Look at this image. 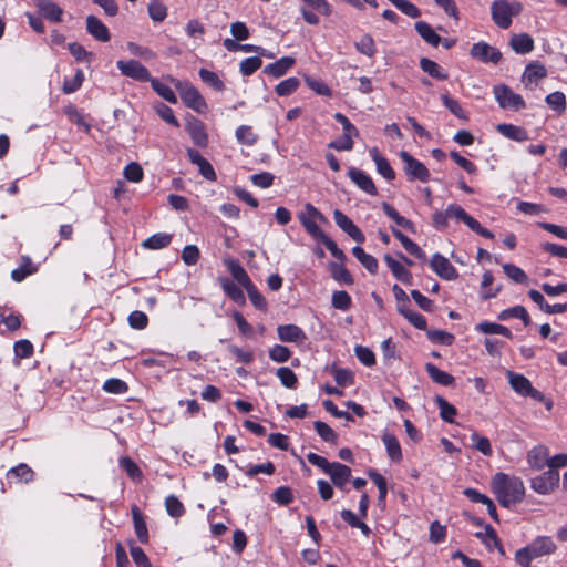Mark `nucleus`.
Returning a JSON list of instances; mask_svg holds the SVG:
<instances>
[{
    "instance_id": "obj_46",
    "label": "nucleus",
    "mask_w": 567,
    "mask_h": 567,
    "mask_svg": "<svg viewBox=\"0 0 567 567\" xmlns=\"http://www.w3.org/2000/svg\"><path fill=\"white\" fill-rule=\"evenodd\" d=\"M547 76V71L544 65L529 63L523 74V81L534 82Z\"/></svg>"
},
{
    "instance_id": "obj_8",
    "label": "nucleus",
    "mask_w": 567,
    "mask_h": 567,
    "mask_svg": "<svg viewBox=\"0 0 567 567\" xmlns=\"http://www.w3.org/2000/svg\"><path fill=\"white\" fill-rule=\"evenodd\" d=\"M400 158L404 163L403 169L409 181H420L422 183L430 181V172L426 166L414 158L409 152L401 151Z\"/></svg>"
},
{
    "instance_id": "obj_48",
    "label": "nucleus",
    "mask_w": 567,
    "mask_h": 567,
    "mask_svg": "<svg viewBox=\"0 0 567 567\" xmlns=\"http://www.w3.org/2000/svg\"><path fill=\"white\" fill-rule=\"evenodd\" d=\"M276 375L279 378L281 384L288 389H295L298 384L296 373L288 367L277 369Z\"/></svg>"
},
{
    "instance_id": "obj_62",
    "label": "nucleus",
    "mask_w": 567,
    "mask_h": 567,
    "mask_svg": "<svg viewBox=\"0 0 567 567\" xmlns=\"http://www.w3.org/2000/svg\"><path fill=\"white\" fill-rule=\"evenodd\" d=\"M546 103L556 112L563 113L566 110V97L563 92L556 91L546 96Z\"/></svg>"
},
{
    "instance_id": "obj_61",
    "label": "nucleus",
    "mask_w": 567,
    "mask_h": 567,
    "mask_svg": "<svg viewBox=\"0 0 567 567\" xmlns=\"http://www.w3.org/2000/svg\"><path fill=\"white\" fill-rule=\"evenodd\" d=\"M396 9L410 18H419L421 10L408 0H389Z\"/></svg>"
},
{
    "instance_id": "obj_18",
    "label": "nucleus",
    "mask_w": 567,
    "mask_h": 567,
    "mask_svg": "<svg viewBox=\"0 0 567 567\" xmlns=\"http://www.w3.org/2000/svg\"><path fill=\"white\" fill-rule=\"evenodd\" d=\"M384 262L391 270L392 275L404 285H412L413 276L400 261L394 259L391 255L386 254L383 257Z\"/></svg>"
},
{
    "instance_id": "obj_3",
    "label": "nucleus",
    "mask_w": 567,
    "mask_h": 567,
    "mask_svg": "<svg viewBox=\"0 0 567 567\" xmlns=\"http://www.w3.org/2000/svg\"><path fill=\"white\" fill-rule=\"evenodd\" d=\"M511 388L520 396L532 398L535 401L544 403L547 411H551L554 402L551 399L546 398L540 391L532 385V382L523 374L513 371L506 372Z\"/></svg>"
},
{
    "instance_id": "obj_27",
    "label": "nucleus",
    "mask_w": 567,
    "mask_h": 567,
    "mask_svg": "<svg viewBox=\"0 0 567 567\" xmlns=\"http://www.w3.org/2000/svg\"><path fill=\"white\" fill-rule=\"evenodd\" d=\"M511 48L518 54H526L533 51L534 40L527 33L513 34L509 40Z\"/></svg>"
},
{
    "instance_id": "obj_50",
    "label": "nucleus",
    "mask_w": 567,
    "mask_h": 567,
    "mask_svg": "<svg viewBox=\"0 0 567 567\" xmlns=\"http://www.w3.org/2000/svg\"><path fill=\"white\" fill-rule=\"evenodd\" d=\"M299 85H300L299 79H297L295 76L288 78L276 85L275 92L279 96H288V95L292 94L299 87Z\"/></svg>"
},
{
    "instance_id": "obj_26",
    "label": "nucleus",
    "mask_w": 567,
    "mask_h": 567,
    "mask_svg": "<svg viewBox=\"0 0 567 567\" xmlns=\"http://www.w3.org/2000/svg\"><path fill=\"white\" fill-rule=\"evenodd\" d=\"M34 471L25 463L11 467L7 472L8 480H16L17 483H30L34 480Z\"/></svg>"
},
{
    "instance_id": "obj_54",
    "label": "nucleus",
    "mask_w": 567,
    "mask_h": 567,
    "mask_svg": "<svg viewBox=\"0 0 567 567\" xmlns=\"http://www.w3.org/2000/svg\"><path fill=\"white\" fill-rule=\"evenodd\" d=\"M262 65L260 56H250L244 59L239 64L240 73L245 76H250Z\"/></svg>"
},
{
    "instance_id": "obj_56",
    "label": "nucleus",
    "mask_w": 567,
    "mask_h": 567,
    "mask_svg": "<svg viewBox=\"0 0 567 567\" xmlns=\"http://www.w3.org/2000/svg\"><path fill=\"white\" fill-rule=\"evenodd\" d=\"M130 554L137 567H152V564L145 551L141 547L134 545L133 540L130 542Z\"/></svg>"
},
{
    "instance_id": "obj_17",
    "label": "nucleus",
    "mask_w": 567,
    "mask_h": 567,
    "mask_svg": "<svg viewBox=\"0 0 567 567\" xmlns=\"http://www.w3.org/2000/svg\"><path fill=\"white\" fill-rule=\"evenodd\" d=\"M86 31L100 42H107L111 39L107 27L95 16L86 17Z\"/></svg>"
},
{
    "instance_id": "obj_45",
    "label": "nucleus",
    "mask_w": 567,
    "mask_h": 567,
    "mask_svg": "<svg viewBox=\"0 0 567 567\" xmlns=\"http://www.w3.org/2000/svg\"><path fill=\"white\" fill-rule=\"evenodd\" d=\"M331 305L334 309L347 311L352 306V299L347 291L338 290L332 293Z\"/></svg>"
},
{
    "instance_id": "obj_30",
    "label": "nucleus",
    "mask_w": 567,
    "mask_h": 567,
    "mask_svg": "<svg viewBox=\"0 0 567 567\" xmlns=\"http://www.w3.org/2000/svg\"><path fill=\"white\" fill-rule=\"evenodd\" d=\"M187 132L197 146L205 147L207 145L208 136L205 130V125L202 121L194 120L193 122L188 123Z\"/></svg>"
},
{
    "instance_id": "obj_25",
    "label": "nucleus",
    "mask_w": 567,
    "mask_h": 567,
    "mask_svg": "<svg viewBox=\"0 0 567 567\" xmlns=\"http://www.w3.org/2000/svg\"><path fill=\"white\" fill-rule=\"evenodd\" d=\"M295 63L296 60L293 58L284 56L276 62L266 65L264 73L274 78H280L285 75L295 65Z\"/></svg>"
},
{
    "instance_id": "obj_57",
    "label": "nucleus",
    "mask_w": 567,
    "mask_h": 567,
    "mask_svg": "<svg viewBox=\"0 0 567 567\" xmlns=\"http://www.w3.org/2000/svg\"><path fill=\"white\" fill-rule=\"evenodd\" d=\"M313 427L318 435L326 442L336 443L338 435L337 433L324 422L315 421Z\"/></svg>"
},
{
    "instance_id": "obj_20",
    "label": "nucleus",
    "mask_w": 567,
    "mask_h": 567,
    "mask_svg": "<svg viewBox=\"0 0 567 567\" xmlns=\"http://www.w3.org/2000/svg\"><path fill=\"white\" fill-rule=\"evenodd\" d=\"M369 154L375 163L377 172L386 181H393L395 178V172L390 165V162L381 155L378 147L370 148Z\"/></svg>"
},
{
    "instance_id": "obj_9",
    "label": "nucleus",
    "mask_w": 567,
    "mask_h": 567,
    "mask_svg": "<svg viewBox=\"0 0 567 567\" xmlns=\"http://www.w3.org/2000/svg\"><path fill=\"white\" fill-rule=\"evenodd\" d=\"M559 473L554 468H549L542 475L534 477L530 482V487L538 494L546 495L558 486Z\"/></svg>"
},
{
    "instance_id": "obj_31",
    "label": "nucleus",
    "mask_w": 567,
    "mask_h": 567,
    "mask_svg": "<svg viewBox=\"0 0 567 567\" xmlns=\"http://www.w3.org/2000/svg\"><path fill=\"white\" fill-rule=\"evenodd\" d=\"M131 511L135 534L142 544H147L150 536L145 519L136 505H133Z\"/></svg>"
},
{
    "instance_id": "obj_38",
    "label": "nucleus",
    "mask_w": 567,
    "mask_h": 567,
    "mask_svg": "<svg viewBox=\"0 0 567 567\" xmlns=\"http://www.w3.org/2000/svg\"><path fill=\"white\" fill-rule=\"evenodd\" d=\"M326 371L330 372L334 381L340 386L351 385L354 382L353 373L350 370L338 368L336 364L326 367Z\"/></svg>"
},
{
    "instance_id": "obj_2",
    "label": "nucleus",
    "mask_w": 567,
    "mask_h": 567,
    "mask_svg": "<svg viewBox=\"0 0 567 567\" xmlns=\"http://www.w3.org/2000/svg\"><path fill=\"white\" fill-rule=\"evenodd\" d=\"M556 545L548 536H538L527 546L515 553V560L520 567H530L532 560L555 553Z\"/></svg>"
},
{
    "instance_id": "obj_6",
    "label": "nucleus",
    "mask_w": 567,
    "mask_h": 567,
    "mask_svg": "<svg viewBox=\"0 0 567 567\" xmlns=\"http://www.w3.org/2000/svg\"><path fill=\"white\" fill-rule=\"evenodd\" d=\"M446 212L450 219H455L456 221L464 223L471 230L476 233L477 235L485 237V238H494V234L481 226V224L473 218L471 215H468L463 207L456 204H451L446 207Z\"/></svg>"
},
{
    "instance_id": "obj_51",
    "label": "nucleus",
    "mask_w": 567,
    "mask_h": 567,
    "mask_svg": "<svg viewBox=\"0 0 567 567\" xmlns=\"http://www.w3.org/2000/svg\"><path fill=\"white\" fill-rule=\"evenodd\" d=\"M240 470L244 471L248 477H254L259 473L272 475L276 471V467L272 462H266L264 464L249 465L246 468L240 467Z\"/></svg>"
},
{
    "instance_id": "obj_37",
    "label": "nucleus",
    "mask_w": 567,
    "mask_h": 567,
    "mask_svg": "<svg viewBox=\"0 0 567 567\" xmlns=\"http://www.w3.org/2000/svg\"><path fill=\"white\" fill-rule=\"evenodd\" d=\"M35 271L37 267L33 265L31 258L23 256L21 265L11 271V278L16 282H21Z\"/></svg>"
},
{
    "instance_id": "obj_58",
    "label": "nucleus",
    "mask_w": 567,
    "mask_h": 567,
    "mask_svg": "<svg viewBox=\"0 0 567 567\" xmlns=\"http://www.w3.org/2000/svg\"><path fill=\"white\" fill-rule=\"evenodd\" d=\"M83 81H84V73L82 70H78L74 78L64 79L63 85H62V91L65 94L74 93L82 86Z\"/></svg>"
},
{
    "instance_id": "obj_12",
    "label": "nucleus",
    "mask_w": 567,
    "mask_h": 567,
    "mask_svg": "<svg viewBox=\"0 0 567 567\" xmlns=\"http://www.w3.org/2000/svg\"><path fill=\"white\" fill-rule=\"evenodd\" d=\"M178 89L181 99L186 106L198 113L203 112L207 107L204 97L195 86L186 83L184 85H179Z\"/></svg>"
},
{
    "instance_id": "obj_36",
    "label": "nucleus",
    "mask_w": 567,
    "mask_h": 567,
    "mask_svg": "<svg viewBox=\"0 0 567 567\" xmlns=\"http://www.w3.org/2000/svg\"><path fill=\"white\" fill-rule=\"evenodd\" d=\"M382 441L385 445L389 457L394 462H400L403 457L401 445L396 436L392 433L385 432L382 435Z\"/></svg>"
},
{
    "instance_id": "obj_32",
    "label": "nucleus",
    "mask_w": 567,
    "mask_h": 567,
    "mask_svg": "<svg viewBox=\"0 0 567 567\" xmlns=\"http://www.w3.org/2000/svg\"><path fill=\"white\" fill-rule=\"evenodd\" d=\"M220 286L224 290V292L237 305L245 306L246 305V298L241 290V288L235 284L234 281L229 280L228 278H220Z\"/></svg>"
},
{
    "instance_id": "obj_24",
    "label": "nucleus",
    "mask_w": 567,
    "mask_h": 567,
    "mask_svg": "<svg viewBox=\"0 0 567 567\" xmlns=\"http://www.w3.org/2000/svg\"><path fill=\"white\" fill-rule=\"evenodd\" d=\"M496 131L504 137L516 142H525L529 138L524 127L514 124L501 123L496 126Z\"/></svg>"
},
{
    "instance_id": "obj_40",
    "label": "nucleus",
    "mask_w": 567,
    "mask_h": 567,
    "mask_svg": "<svg viewBox=\"0 0 567 567\" xmlns=\"http://www.w3.org/2000/svg\"><path fill=\"white\" fill-rule=\"evenodd\" d=\"M420 68L423 72L427 73L430 76L436 80H446L447 73L442 70V68L433 60L427 58H421Z\"/></svg>"
},
{
    "instance_id": "obj_15",
    "label": "nucleus",
    "mask_w": 567,
    "mask_h": 567,
    "mask_svg": "<svg viewBox=\"0 0 567 567\" xmlns=\"http://www.w3.org/2000/svg\"><path fill=\"white\" fill-rule=\"evenodd\" d=\"M348 177L361 190L368 195H378V189L372 178L363 171L350 167L348 169Z\"/></svg>"
},
{
    "instance_id": "obj_55",
    "label": "nucleus",
    "mask_w": 567,
    "mask_h": 567,
    "mask_svg": "<svg viewBox=\"0 0 567 567\" xmlns=\"http://www.w3.org/2000/svg\"><path fill=\"white\" fill-rule=\"evenodd\" d=\"M245 290L247 291V295L251 301V303L261 311H267V301L265 297L259 292L257 287L252 284L250 286L246 287Z\"/></svg>"
},
{
    "instance_id": "obj_5",
    "label": "nucleus",
    "mask_w": 567,
    "mask_h": 567,
    "mask_svg": "<svg viewBox=\"0 0 567 567\" xmlns=\"http://www.w3.org/2000/svg\"><path fill=\"white\" fill-rule=\"evenodd\" d=\"M298 219L306 231L315 239L323 233L317 221L327 223L323 214L310 203H307L305 209L298 214Z\"/></svg>"
},
{
    "instance_id": "obj_42",
    "label": "nucleus",
    "mask_w": 567,
    "mask_h": 567,
    "mask_svg": "<svg viewBox=\"0 0 567 567\" xmlns=\"http://www.w3.org/2000/svg\"><path fill=\"white\" fill-rule=\"evenodd\" d=\"M441 101L443 103V105L453 114L455 115L456 117L463 120V121H468V114L465 110H463V107L461 106V104L458 103L457 100L451 97L447 93H444L441 95Z\"/></svg>"
},
{
    "instance_id": "obj_59",
    "label": "nucleus",
    "mask_w": 567,
    "mask_h": 567,
    "mask_svg": "<svg viewBox=\"0 0 567 567\" xmlns=\"http://www.w3.org/2000/svg\"><path fill=\"white\" fill-rule=\"evenodd\" d=\"M316 239L321 241L336 259L340 260L341 262L347 259L344 252L324 233L320 234V236H318Z\"/></svg>"
},
{
    "instance_id": "obj_44",
    "label": "nucleus",
    "mask_w": 567,
    "mask_h": 567,
    "mask_svg": "<svg viewBox=\"0 0 567 567\" xmlns=\"http://www.w3.org/2000/svg\"><path fill=\"white\" fill-rule=\"evenodd\" d=\"M151 85L153 90L164 100H166L169 103H176L177 97L174 93V91L165 83L161 82L157 79H151Z\"/></svg>"
},
{
    "instance_id": "obj_53",
    "label": "nucleus",
    "mask_w": 567,
    "mask_h": 567,
    "mask_svg": "<svg viewBox=\"0 0 567 567\" xmlns=\"http://www.w3.org/2000/svg\"><path fill=\"white\" fill-rule=\"evenodd\" d=\"M165 507L167 514L172 517L178 518L185 514V507L183 503L175 495H169L166 497Z\"/></svg>"
},
{
    "instance_id": "obj_23",
    "label": "nucleus",
    "mask_w": 567,
    "mask_h": 567,
    "mask_svg": "<svg viewBox=\"0 0 567 567\" xmlns=\"http://www.w3.org/2000/svg\"><path fill=\"white\" fill-rule=\"evenodd\" d=\"M227 269L231 274L233 278L243 288H246L252 284L251 279L247 275L244 267L240 262L234 258H228L224 260Z\"/></svg>"
},
{
    "instance_id": "obj_13",
    "label": "nucleus",
    "mask_w": 567,
    "mask_h": 567,
    "mask_svg": "<svg viewBox=\"0 0 567 567\" xmlns=\"http://www.w3.org/2000/svg\"><path fill=\"white\" fill-rule=\"evenodd\" d=\"M432 270L444 280H455L458 277L456 268L449 261L446 257L436 252L430 260Z\"/></svg>"
},
{
    "instance_id": "obj_34",
    "label": "nucleus",
    "mask_w": 567,
    "mask_h": 567,
    "mask_svg": "<svg viewBox=\"0 0 567 567\" xmlns=\"http://www.w3.org/2000/svg\"><path fill=\"white\" fill-rule=\"evenodd\" d=\"M381 207L384 214L389 218H391L398 226H401L404 229L410 230L411 233H415L414 224L410 219H406L405 217L401 216L392 205H390L386 202H383Z\"/></svg>"
},
{
    "instance_id": "obj_7",
    "label": "nucleus",
    "mask_w": 567,
    "mask_h": 567,
    "mask_svg": "<svg viewBox=\"0 0 567 567\" xmlns=\"http://www.w3.org/2000/svg\"><path fill=\"white\" fill-rule=\"evenodd\" d=\"M493 93L502 109H511L519 111L526 107V103L522 95L515 93L509 86L498 84L493 87Z\"/></svg>"
},
{
    "instance_id": "obj_41",
    "label": "nucleus",
    "mask_w": 567,
    "mask_h": 567,
    "mask_svg": "<svg viewBox=\"0 0 567 567\" xmlns=\"http://www.w3.org/2000/svg\"><path fill=\"white\" fill-rule=\"evenodd\" d=\"M172 241V235L165 233H157L148 237L142 243V246L147 249H162L167 247Z\"/></svg>"
},
{
    "instance_id": "obj_33",
    "label": "nucleus",
    "mask_w": 567,
    "mask_h": 567,
    "mask_svg": "<svg viewBox=\"0 0 567 567\" xmlns=\"http://www.w3.org/2000/svg\"><path fill=\"white\" fill-rule=\"evenodd\" d=\"M425 371L433 382L445 386L454 385V377L443 370H440L435 364L431 362L426 363Z\"/></svg>"
},
{
    "instance_id": "obj_14",
    "label": "nucleus",
    "mask_w": 567,
    "mask_h": 567,
    "mask_svg": "<svg viewBox=\"0 0 567 567\" xmlns=\"http://www.w3.org/2000/svg\"><path fill=\"white\" fill-rule=\"evenodd\" d=\"M333 219L339 228L347 233L353 240L359 244L364 243L365 237L362 230L341 210L333 212Z\"/></svg>"
},
{
    "instance_id": "obj_1",
    "label": "nucleus",
    "mask_w": 567,
    "mask_h": 567,
    "mask_svg": "<svg viewBox=\"0 0 567 567\" xmlns=\"http://www.w3.org/2000/svg\"><path fill=\"white\" fill-rule=\"evenodd\" d=\"M492 489L501 506L511 508L523 502L525 486L519 477L498 472L492 478Z\"/></svg>"
},
{
    "instance_id": "obj_29",
    "label": "nucleus",
    "mask_w": 567,
    "mask_h": 567,
    "mask_svg": "<svg viewBox=\"0 0 567 567\" xmlns=\"http://www.w3.org/2000/svg\"><path fill=\"white\" fill-rule=\"evenodd\" d=\"M417 34L427 43L437 47L442 38L435 32L432 25L425 21H417L414 24Z\"/></svg>"
},
{
    "instance_id": "obj_11",
    "label": "nucleus",
    "mask_w": 567,
    "mask_h": 567,
    "mask_svg": "<svg viewBox=\"0 0 567 567\" xmlns=\"http://www.w3.org/2000/svg\"><path fill=\"white\" fill-rule=\"evenodd\" d=\"M116 66L123 75L131 78L133 80L141 82H147L151 80L150 71L141 62L136 60H118L116 62Z\"/></svg>"
},
{
    "instance_id": "obj_10",
    "label": "nucleus",
    "mask_w": 567,
    "mask_h": 567,
    "mask_svg": "<svg viewBox=\"0 0 567 567\" xmlns=\"http://www.w3.org/2000/svg\"><path fill=\"white\" fill-rule=\"evenodd\" d=\"M470 54L472 58L483 63L498 64L502 60L501 51L484 41L474 43L470 50Z\"/></svg>"
},
{
    "instance_id": "obj_39",
    "label": "nucleus",
    "mask_w": 567,
    "mask_h": 567,
    "mask_svg": "<svg viewBox=\"0 0 567 567\" xmlns=\"http://www.w3.org/2000/svg\"><path fill=\"white\" fill-rule=\"evenodd\" d=\"M235 136L238 143L246 146H252L258 141V134L254 132L250 125H240L237 127Z\"/></svg>"
},
{
    "instance_id": "obj_49",
    "label": "nucleus",
    "mask_w": 567,
    "mask_h": 567,
    "mask_svg": "<svg viewBox=\"0 0 567 567\" xmlns=\"http://www.w3.org/2000/svg\"><path fill=\"white\" fill-rule=\"evenodd\" d=\"M150 18L155 22H162L167 17V8L161 0H153L148 4Z\"/></svg>"
},
{
    "instance_id": "obj_60",
    "label": "nucleus",
    "mask_w": 567,
    "mask_h": 567,
    "mask_svg": "<svg viewBox=\"0 0 567 567\" xmlns=\"http://www.w3.org/2000/svg\"><path fill=\"white\" fill-rule=\"evenodd\" d=\"M331 275H332V278L334 280L339 281V282H343L346 285H352L353 284L352 275L342 265H338V264L332 262L331 264Z\"/></svg>"
},
{
    "instance_id": "obj_4",
    "label": "nucleus",
    "mask_w": 567,
    "mask_h": 567,
    "mask_svg": "<svg viewBox=\"0 0 567 567\" xmlns=\"http://www.w3.org/2000/svg\"><path fill=\"white\" fill-rule=\"evenodd\" d=\"M523 6L518 1L494 0L491 4V16L493 22L501 29H508L513 17L518 16Z\"/></svg>"
},
{
    "instance_id": "obj_16",
    "label": "nucleus",
    "mask_w": 567,
    "mask_h": 567,
    "mask_svg": "<svg viewBox=\"0 0 567 567\" xmlns=\"http://www.w3.org/2000/svg\"><path fill=\"white\" fill-rule=\"evenodd\" d=\"M326 474L338 488L342 489L351 477V468L339 462H332Z\"/></svg>"
},
{
    "instance_id": "obj_28",
    "label": "nucleus",
    "mask_w": 567,
    "mask_h": 567,
    "mask_svg": "<svg viewBox=\"0 0 567 567\" xmlns=\"http://www.w3.org/2000/svg\"><path fill=\"white\" fill-rule=\"evenodd\" d=\"M37 7L41 14L52 22L62 20L63 10L51 0H38Z\"/></svg>"
},
{
    "instance_id": "obj_63",
    "label": "nucleus",
    "mask_w": 567,
    "mask_h": 567,
    "mask_svg": "<svg viewBox=\"0 0 567 567\" xmlns=\"http://www.w3.org/2000/svg\"><path fill=\"white\" fill-rule=\"evenodd\" d=\"M124 177L128 181V182H133V183H138L143 179L144 177V172H143V168L142 166L136 163V162H132L130 164H127L124 168Z\"/></svg>"
},
{
    "instance_id": "obj_43",
    "label": "nucleus",
    "mask_w": 567,
    "mask_h": 567,
    "mask_svg": "<svg viewBox=\"0 0 567 567\" xmlns=\"http://www.w3.org/2000/svg\"><path fill=\"white\" fill-rule=\"evenodd\" d=\"M435 403L440 410L441 419L447 423H454V416L457 413L456 408L454 405H452L451 403H449L441 395L435 396Z\"/></svg>"
},
{
    "instance_id": "obj_19",
    "label": "nucleus",
    "mask_w": 567,
    "mask_h": 567,
    "mask_svg": "<svg viewBox=\"0 0 567 567\" xmlns=\"http://www.w3.org/2000/svg\"><path fill=\"white\" fill-rule=\"evenodd\" d=\"M528 296L539 307V309L547 315L564 313L567 311V302L547 305L546 299L538 290L530 289L528 291Z\"/></svg>"
},
{
    "instance_id": "obj_22",
    "label": "nucleus",
    "mask_w": 567,
    "mask_h": 567,
    "mask_svg": "<svg viewBox=\"0 0 567 567\" xmlns=\"http://www.w3.org/2000/svg\"><path fill=\"white\" fill-rule=\"evenodd\" d=\"M548 450L544 445L533 447L527 454V462L534 470H542L545 465L549 466Z\"/></svg>"
},
{
    "instance_id": "obj_64",
    "label": "nucleus",
    "mask_w": 567,
    "mask_h": 567,
    "mask_svg": "<svg viewBox=\"0 0 567 567\" xmlns=\"http://www.w3.org/2000/svg\"><path fill=\"white\" fill-rule=\"evenodd\" d=\"M503 270H504V274L509 279H512L513 281H515L517 284H523L527 280V275L525 274V271L522 268H519L513 264H504Z\"/></svg>"
},
{
    "instance_id": "obj_47",
    "label": "nucleus",
    "mask_w": 567,
    "mask_h": 567,
    "mask_svg": "<svg viewBox=\"0 0 567 567\" xmlns=\"http://www.w3.org/2000/svg\"><path fill=\"white\" fill-rule=\"evenodd\" d=\"M199 76L204 83L213 87L214 90L221 92L225 90L224 82L219 79L217 73L209 71L207 69L199 70Z\"/></svg>"
},
{
    "instance_id": "obj_52",
    "label": "nucleus",
    "mask_w": 567,
    "mask_h": 567,
    "mask_svg": "<svg viewBox=\"0 0 567 567\" xmlns=\"http://www.w3.org/2000/svg\"><path fill=\"white\" fill-rule=\"evenodd\" d=\"M354 45L361 54L369 58H372L377 52L374 40L370 34H364Z\"/></svg>"
},
{
    "instance_id": "obj_35",
    "label": "nucleus",
    "mask_w": 567,
    "mask_h": 567,
    "mask_svg": "<svg viewBox=\"0 0 567 567\" xmlns=\"http://www.w3.org/2000/svg\"><path fill=\"white\" fill-rule=\"evenodd\" d=\"M381 207L384 214L389 218H391L398 226H401L404 229L410 230L411 233H415L414 224L410 219H406L405 217L401 216L392 205H390L386 202H383Z\"/></svg>"
},
{
    "instance_id": "obj_21",
    "label": "nucleus",
    "mask_w": 567,
    "mask_h": 567,
    "mask_svg": "<svg viewBox=\"0 0 567 567\" xmlns=\"http://www.w3.org/2000/svg\"><path fill=\"white\" fill-rule=\"evenodd\" d=\"M277 333L282 342H302L307 339L305 331L296 324L278 326Z\"/></svg>"
}]
</instances>
